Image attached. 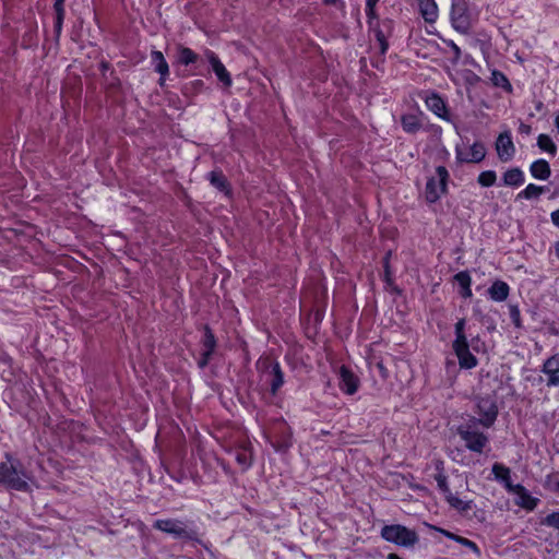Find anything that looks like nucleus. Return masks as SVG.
Returning <instances> with one entry per match:
<instances>
[{
  "label": "nucleus",
  "instance_id": "obj_1",
  "mask_svg": "<svg viewBox=\"0 0 559 559\" xmlns=\"http://www.w3.org/2000/svg\"><path fill=\"white\" fill-rule=\"evenodd\" d=\"M7 462L0 463V485L8 489L28 492L31 486L29 474L25 471L19 460H14L11 454H5Z\"/></svg>",
  "mask_w": 559,
  "mask_h": 559
},
{
  "label": "nucleus",
  "instance_id": "obj_2",
  "mask_svg": "<svg viewBox=\"0 0 559 559\" xmlns=\"http://www.w3.org/2000/svg\"><path fill=\"white\" fill-rule=\"evenodd\" d=\"M153 528L170 535L175 539L200 543L199 532L193 521H183L180 519H157L153 523Z\"/></svg>",
  "mask_w": 559,
  "mask_h": 559
},
{
  "label": "nucleus",
  "instance_id": "obj_3",
  "mask_svg": "<svg viewBox=\"0 0 559 559\" xmlns=\"http://www.w3.org/2000/svg\"><path fill=\"white\" fill-rule=\"evenodd\" d=\"M481 424L476 417H469L456 427V433L471 452L481 454L489 443L488 436L479 429Z\"/></svg>",
  "mask_w": 559,
  "mask_h": 559
},
{
  "label": "nucleus",
  "instance_id": "obj_4",
  "mask_svg": "<svg viewBox=\"0 0 559 559\" xmlns=\"http://www.w3.org/2000/svg\"><path fill=\"white\" fill-rule=\"evenodd\" d=\"M380 536L385 542L404 548H413L419 542V536L414 530L401 524L384 525L380 531Z\"/></svg>",
  "mask_w": 559,
  "mask_h": 559
},
{
  "label": "nucleus",
  "instance_id": "obj_5",
  "mask_svg": "<svg viewBox=\"0 0 559 559\" xmlns=\"http://www.w3.org/2000/svg\"><path fill=\"white\" fill-rule=\"evenodd\" d=\"M450 175L444 166L436 168V176L428 178L425 187V198L428 203H436L448 192Z\"/></svg>",
  "mask_w": 559,
  "mask_h": 559
},
{
  "label": "nucleus",
  "instance_id": "obj_6",
  "mask_svg": "<svg viewBox=\"0 0 559 559\" xmlns=\"http://www.w3.org/2000/svg\"><path fill=\"white\" fill-rule=\"evenodd\" d=\"M450 22L460 34H468L472 27L471 14L464 0H452Z\"/></svg>",
  "mask_w": 559,
  "mask_h": 559
},
{
  "label": "nucleus",
  "instance_id": "obj_7",
  "mask_svg": "<svg viewBox=\"0 0 559 559\" xmlns=\"http://www.w3.org/2000/svg\"><path fill=\"white\" fill-rule=\"evenodd\" d=\"M477 411L479 418H476L477 423L481 424L485 428H490L498 416V407L493 397L487 395L477 399Z\"/></svg>",
  "mask_w": 559,
  "mask_h": 559
},
{
  "label": "nucleus",
  "instance_id": "obj_8",
  "mask_svg": "<svg viewBox=\"0 0 559 559\" xmlns=\"http://www.w3.org/2000/svg\"><path fill=\"white\" fill-rule=\"evenodd\" d=\"M486 153L484 143L476 141L468 147L466 153L460 146H456L455 159L459 164H478L485 159Z\"/></svg>",
  "mask_w": 559,
  "mask_h": 559
},
{
  "label": "nucleus",
  "instance_id": "obj_9",
  "mask_svg": "<svg viewBox=\"0 0 559 559\" xmlns=\"http://www.w3.org/2000/svg\"><path fill=\"white\" fill-rule=\"evenodd\" d=\"M264 373L267 376L270 383V392L272 395H276L278 390L284 384V372L278 361H272L266 359L263 361Z\"/></svg>",
  "mask_w": 559,
  "mask_h": 559
},
{
  "label": "nucleus",
  "instance_id": "obj_10",
  "mask_svg": "<svg viewBox=\"0 0 559 559\" xmlns=\"http://www.w3.org/2000/svg\"><path fill=\"white\" fill-rule=\"evenodd\" d=\"M394 23L390 19H384L381 22H377L372 27H369L379 44L380 53L384 56L389 49L388 38L393 33Z\"/></svg>",
  "mask_w": 559,
  "mask_h": 559
},
{
  "label": "nucleus",
  "instance_id": "obj_11",
  "mask_svg": "<svg viewBox=\"0 0 559 559\" xmlns=\"http://www.w3.org/2000/svg\"><path fill=\"white\" fill-rule=\"evenodd\" d=\"M543 374L547 377V388L559 386V352L546 358L540 367Z\"/></svg>",
  "mask_w": 559,
  "mask_h": 559
},
{
  "label": "nucleus",
  "instance_id": "obj_12",
  "mask_svg": "<svg viewBox=\"0 0 559 559\" xmlns=\"http://www.w3.org/2000/svg\"><path fill=\"white\" fill-rule=\"evenodd\" d=\"M496 151L498 158L503 162H510L515 154V146L512 141V135L509 130L501 132L496 140Z\"/></svg>",
  "mask_w": 559,
  "mask_h": 559
},
{
  "label": "nucleus",
  "instance_id": "obj_13",
  "mask_svg": "<svg viewBox=\"0 0 559 559\" xmlns=\"http://www.w3.org/2000/svg\"><path fill=\"white\" fill-rule=\"evenodd\" d=\"M452 349L457 357L462 369H473L478 365V359L471 353L468 341L453 342Z\"/></svg>",
  "mask_w": 559,
  "mask_h": 559
},
{
  "label": "nucleus",
  "instance_id": "obj_14",
  "mask_svg": "<svg viewBox=\"0 0 559 559\" xmlns=\"http://www.w3.org/2000/svg\"><path fill=\"white\" fill-rule=\"evenodd\" d=\"M452 349L457 357L462 369H473L478 365V359L471 353L468 341L453 342Z\"/></svg>",
  "mask_w": 559,
  "mask_h": 559
},
{
  "label": "nucleus",
  "instance_id": "obj_15",
  "mask_svg": "<svg viewBox=\"0 0 559 559\" xmlns=\"http://www.w3.org/2000/svg\"><path fill=\"white\" fill-rule=\"evenodd\" d=\"M508 492L515 495L514 503L526 511L535 510L540 501L538 498L533 497L521 484L511 487Z\"/></svg>",
  "mask_w": 559,
  "mask_h": 559
},
{
  "label": "nucleus",
  "instance_id": "obj_16",
  "mask_svg": "<svg viewBox=\"0 0 559 559\" xmlns=\"http://www.w3.org/2000/svg\"><path fill=\"white\" fill-rule=\"evenodd\" d=\"M340 383L338 386L342 392L353 395L358 391L359 378L346 366H341L338 370Z\"/></svg>",
  "mask_w": 559,
  "mask_h": 559
},
{
  "label": "nucleus",
  "instance_id": "obj_17",
  "mask_svg": "<svg viewBox=\"0 0 559 559\" xmlns=\"http://www.w3.org/2000/svg\"><path fill=\"white\" fill-rule=\"evenodd\" d=\"M427 108L432 111L436 116L439 118L450 121V115L447 108L445 100L437 93H431L429 96H427L426 100Z\"/></svg>",
  "mask_w": 559,
  "mask_h": 559
},
{
  "label": "nucleus",
  "instance_id": "obj_18",
  "mask_svg": "<svg viewBox=\"0 0 559 559\" xmlns=\"http://www.w3.org/2000/svg\"><path fill=\"white\" fill-rule=\"evenodd\" d=\"M425 115L419 111L415 114H404L401 116L402 129L408 134H416L424 127Z\"/></svg>",
  "mask_w": 559,
  "mask_h": 559
},
{
  "label": "nucleus",
  "instance_id": "obj_19",
  "mask_svg": "<svg viewBox=\"0 0 559 559\" xmlns=\"http://www.w3.org/2000/svg\"><path fill=\"white\" fill-rule=\"evenodd\" d=\"M206 57L217 79L225 86H230L233 82L231 76L229 72L226 70L225 66L219 60V58L216 56V53L213 51H207Z\"/></svg>",
  "mask_w": 559,
  "mask_h": 559
},
{
  "label": "nucleus",
  "instance_id": "obj_20",
  "mask_svg": "<svg viewBox=\"0 0 559 559\" xmlns=\"http://www.w3.org/2000/svg\"><path fill=\"white\" fill-rule=\"evenodd\" d=\"M151 62L154 66V70L159 74V85L164 86L165 80L169 74V66L164 58V55L159 50L151 51Z\"/></svg>",
  "mask_w": 559,
  "mask_h": 559
},
{
  "label": "nucleus",
  "instance_id": "obj_21",
  "mask_svg": "<svg viewBox=\"0 0 559 559\" xmlns=\"http://www.w3.org/2000/svg\"><path fill=\"white\" fill-rule=\"evenodd\" d=\"M488 296L496 302L507 300L510 294V286L501 280H496L487 290Z\"/></svg>",
  "mask_w": 559,
  "mask_h": 559
},
{
  "label": "nucleus",
  "instance_id": "obj_22",
  "mask_svg": "<svg viewBox=\"0 0 559 559\" xmlns=\"http://www.w3.org/2000/svg\"><path fill=\"white\" fill-rule=\"evenodd\" d=\"M491 472L496 480L503 484L507 491L515 485L511 481V469L501 463H495L491 467Z\"/></svg>",
  "mask_w": 559,
  "mask_h": 559
},
{
  "label": "nucleus",
  "instance_id": "obj_23",
  "mask_svg": "<svg viewBox=\"0 0 559 559\" xmlns=\"http://www.w3.org/2000/svg\"><path fill=\"white\" fill-rule=\"evenodd\" d=\"M532 177L538 180H547L551 176L550 165L546 159H537L530 166Z\"/></svg>",
  "mask_w": 559,
  "mask_h": 559
},
{
  "label": "nucleus",
  "instance_id": "obj_24",
  "mask_svg": "<svg viewBox=\"0 0 559 559\" xmlns=\"http://www.w3.org/2000/svg\"><path fill=\"white\" fill-rule=\"evenodd\" d=\"M419 10L427 23H435L438 19V5L435 0H418Z\"/></svg>",
  "mask_w": 559,
  "mask_h": 559
},
{
  "label": "nucleus",
  "instance_id": "obj_25",
  "mask_svg": "<svg viewBox=\"0 0 559 559\" xmlns=\"http://www.w3.org/2000/svg\"><path fill=\"white\" fill-rule=\"evenodd\" d=\"M210 183L221 192L228 193L230 190L229 182L222 170H212L207 175Z\"/></svg>",
  "mask_w": 559,
  "mask_h": 559
},
{
  "label": "nucleus",
  "instance_id": "obj_26",
  "mask_svg": "<svg viewBox=\"0 0 559 559\" xmlns=\"http://www.w3.org/2000/svg\"><path fill=\"white\" fill-rule=\"evenodd\" d=\"M502 181L504 186L520 187L525 181L524 173L519 167H513L503 174Z\"/></svg>",
  "mask_w": 559,
  "mask_h": 559
},
{
  "label": "nucleus",
  "instance_id": "obj_27",
  "mask_svg": "<svg viewBox=\"0 0 559 559\" xmlns=\"http://www.w3.org/2000/svg\"><path fill=\"white\" fill-rule=\"evenodd\" d=\"M454 281L460 285L461 287V295L464 298H469L473 296L471 285H472V277L467 271H461L454 275Z\"/></svg>",
  "mask_w": 559,
  "mask_h": 559
},
{
  "label": "nucleus",
  "instance_id": "obj_28",
  "mask_svg": "<svg viewBox=\"0 0 559 559\" xmlns=\"http://www.w3.org/2000/svg\"><path fill=\"white\" fill-rule=\"evenodd\" d=\"M64 2H66V0H55V3H53V11L56 14L53 28H55V34L57 37H59L61 34L62 25H63V21H64V16H66Z\"/></svg>",
  "mask_w": 559,
  "mask_h": 559
},
{
  "label": "nucleus",
  "instance_id": "obj_29",
  "mask_svg": "<svg viewBox=\"0 0 559 559\" xmlns=\"http://www.w3.org/2000/svg\"><path fill=\"white\" fill-rule=\"evenodd\" d=\"M437 474L435 475V480L437 481L438 489L445 497L450 495L451 490L448 485V476L443 469V462L439 461L436 465Z\"/></svg>",
  "mask_w": 559,
  "mask_h": 559
},
{
  "label": "nucleus",
  "instance_id": "obj_30",
  "mask_svg": "<svg viewBox=\"0 0 559 559\" xmlns=\"http://www.w3.org/2000/svg\"><path fill=\"white\" fill-rule=\"evenodd\" d=\"M545 192V187L530 183L525 189L520 191L516 195V200L525 199L533 200L538 199Z\"/></svg>",
  "mask_w": 559,
  "mask_h": 559
},
{
  "label": "nucleus",
  "instance_id": "obj_31",
  "mask_svg": "<svg viewBox=\"0 0 559 559\" xmlns=\"http://www.w3.org/2000/svg\"><path fill=\"white\" fill-rule=\"evenodd\" d=\"M444 498L450 507L459 512H467L472 509V500H462L452 492H450V495L445 496Z\"/></svg>",
  "mask_w": 559,
  "mask_h": 559
},
{
  "label": "nucleus",
  "instance_id": "obj_32",
  "mask_svg": "<svg viewBox=\"0 0 559 559\" xmlns=\"http://www.w3.org/2000/svg\"><path fill=\"white\" fill-rule=\"evenodd\" d=\"M199 56L190 48L180 46L178 48V62L185 66L197 62Z\"/></svg>",
  "mask_w": 559,
  "mask_h": 559
},
{
  "label": "nucleus",
  "instance_id": "obj_33",
  "mask_svg": "<svg viewBox=\"0 0 559 559\" xmlns=\"http://www.w3.org/2000/svg\"><path fill=\"white\" fill-rule=\"evenodd\" d=\"M203 352L214 353L216 348V338L209 325L204 326V335L202 338Z\"/></svg>",
  "mask_w": 559,
  "mask_h": 559
},
{
  "label": "nucleus",
  "instance_id": "obj_34",
  "mask_svg": "<svg viewBox=\"0 0 559 559\" xmlns=\"http://www.w3.org/2000/svg\"><path fill=\"white\" fill-rule=\"evenodd\" d=\"M537 146L542 150L555 156L557 154V146L547 134H539L537 138Z\"/></svg>",
  "mask_w": 559,
  "mask_h": 559
},
{
  "label": "nucleus",
  "instance_id": "obj_35",
  "mask_svg": "<svg viewBox=\"0 0 559 559\" xmlns=\"http://www.w3.org/2000/svg\"><path fill=\"white\" fill-rule=\"evenodd\" d=\"M391 255H392V251L389 250L384 257H383V281L385 282V284L389 286V287H392L393 284H394V280H393V272L391 270V265H390V259H391Z\"/></svg>",
  "mask_w": 559,
  "mask_h": 559
},
{
  "label": "nucleus",
  "instance_id": "obj_36",
  "mask_svg": "<svg viewBox=\"0 0 559 559\" xmlns=\"http://www.w3.org/2000/svg\"><path fill=\"white\" fill-rule=\"evenodd\" d=\"M497 174L495 170L481 171L477 177V182L484 188L492 187L496 183Z\"/></svg>",
  "mask_w": 559,
  "mask_h": 559
},
{
  "label": "nucleus",
  "instance_id": "obj_37",
  "mask_svg": "<svg viewBox=\"0 0 559 559\" xmlns=\"http://www.w3.org/2000/svg\"><path fill=\"white\" fill-rule=\"evenodd\" d=\"M491 81L495 86L506 88L510 91L512 88L508 78L500 71H492L491 73Z\"/></svg>",
  "mask_w": 559,
  "mask_h": 559
},
{
  "label": "nucleus",
  "instance_id": "obj_38",
  "mask_svg": "<svg viewBox=\"0 0 559 559\" xmlns=\"http://www.w3.org/2000/svg\"><path fill=\"white\" fill-rule=\"evenodd\" d=\"M236 461L242 471H247L252 465V455L246 450H240L236 453Z\"/></svg>",
  "mask_w": 559,
  "mask_h": 559
},
{
  "label": "nucleus",
  "instance_id": "obj_39",
  "mask_svg": "<svg viewBox=\"0 0 559 559\" xmlns=\"http://www.w3.org/2000/svg\"><path fill=\"white\" fill-rule=\"evenodd\" d=\"M465 325H466V321L464 318L457 320V322L454 325L455 338L453 342H466L467 341V336L465 334Z\"/></svg>",
  "mask_w": 559,
  "mask_h": 559
},
{
  "label": "nucleus",
  "instance_id": "obj_40",
  "mask_svg": "<svg viewBox=\"0 0 559 559\" xmlns=\"http://www.w3.org/2000/svg\"><path fill=\"white\" fill-rule=\"evenodd\" d=\"M540 524L559 531V512H551L542 519Z\"/></svg>",
  "mask_w": 559,
  "mask_h": 559
},
{
  "label": "nucleus",
  "instance_id": "obj_41",
  "mask_svg": "<svg viewBox=\"0 0 559 559\" xmlns=\"http://www.w3.org/2000/svg\"><path fill=\"white\" fill-rule=\"evenodd\" d=\"M509 313H510V319H511L513 325L518 329L522 328L521 312H520L519 307L516 305H510Z\"/></svg>",
  "mask_w": 559,
  "mask_h": 559
},
{
  "label": "nucleus",
  "instance_id": "obj_42",
  "mask_svg": "<svg viewBox=\"0 0 559 559\" xmlns=\"http://www.w3.org/2000/svg\"><path fill=\"white\" fill-rule=\"evenodd\" d=\"M460 545H462L463 547L472 550L476 556H480V549L479 547L477 546L476 543H474L473 540L468 539V538H465L463 536H459L457 538V542Z\"/></svg>",
  "mask_w": 559,
  "mask_h": 559
},
{
  "label": "nucleus",
  "instance_id": "obj_43",
  "mask_svg": "<svg viewBox=\"0 0 559 559\" xmlns=\"http://www.w3.org/2000/svg\"><path fill=\"white\" fill-rule=\"evenodd\" d=\"M366 15H367V24L369 27H372L377 22H380L376 14V7H367L366 5Z\"/></svg>",
  "mask_w": 559,
  "mask_h": 559
},
{
  "label": "nucleus",
  "instance_id": "obj_44",
  "mask_svg": "<svg viewBox=\"0 0 559 559\" xmlns=\"http://www.w3.org/2000/svg\"><path fill=\"white\" fill-rule=\"evenodd\" d=\"M450 48L451 50L453 51V59L454 61H457L460 60L461 56H462V51H461V48L451 39L449 40H443Z\"/></svg>",
  "mask_w": 559,
  "mask_h": 559
},
{
  "label": "nucleus",
  "instance_id": "obj_45",
  "mask_svg": "<svg viewBox=\"0 0 559 559\" xmlns=\"http://www.w3.org/2000/svg\"><path fill=\"white\" fill-rule=\"evenodd\" d=\"M213 354L209 353V352H203L202 355H201V358L200 360L198 361V365L200 368H204L209 365L210 360H211V357H212Z\"/></svg>",
  "mask_w": 559,
  "mask_h": 559
},
{
  "label": "nucleus",
  "instance_id": "obj_46",
  "mask_svg": "<svg viewBox=\"0 0 559 559\" xmlns=\"http://www.w3.org/2000/svg\"><path fill=\"white\" fill-rule=\"evenodd\" d=\"M436 530L441 533L443 536H445L447 538L451 539V540H454V542H457V538L460 535H456L450 531H447L444 528H440V527H436Z\"/></svg>",
  "mask_w": 559,
  "mask_h": 559
},
{
  "label": "nucleus",
  "instance_id": "obj_47",
  "mask_svg": "<svg viewBox=\"0 0 559 559\" xmlns=\"http://www.w3.org/2000/svg\"><path fill=\"white\" fill-rule=\"evenodd\" d=\"M519 132H520L521 134L528 135V134H531V132H532V128H531V126H530V124H526V123L521 122V123H520V127H519Z\"/></svg>",
  "mask_w": 559,
  "mask_h": 559
},
{
  "label": "nucleus",
  "instance_id": "obj_48",
  "mask_svg": "<svg viewBox=\"0 0 559 559\" xmlns=\"http://www.w3.org/2000/svg\"><path fill=\"white\" fill-rule=\"evenodd\" d=\"M552 224L559 228V209L550 214Z\"/></svg>",
  "mask_w": 559,
  "mask_h": 559
},
{
  "label": "nucleus",
  "instance_id": "obj_49",
  "mask_svg": "<svg viewBox=\"0 0 559 559\" xmlns=\"http://www.w3.org/2000/svg\"><path fill=\"white\" fill-rule=\"evenodd\" d=\"M479 304H480V300H477V301H475V304H474L473 312H474V316H475V317H480V316H481V311H480V309H479V307H478V306H479Z\"/></svg>",
  "mask_w": 559,
  "mask_h": 559
},
{
  "label": "nucleus",
  "instance_id": "obj_50",
  "mask_svg": "<svg viewBox=\"0 0 559 559\" xmlns=\"http://www.w3.org/2000/svg\"><path fill=\"white\" fill-rule=\"evenodd\" d=\"M378 2H379V0H366L367 7H371V5L376 7Z\"/></svg>",
  "mask_w": 559,
  "mask_h": 559
},
{
  "label": "nucleus",
  "instance_id": "obj_51",
  "mask_svg": "<svg viewBox=\"0 0 559 559\" xmlns=\"http://www.w3.org/2000/svg\"><path fill=\"white\" fill-rule=\"evenodd\" d=\"M386 559H402V558L399 555L392 552L386 556Z\"/></svg>",
  "mask_w": 559,
  "mask_h": 559
},
{
  "label": "nucleus",
  "instance_id": "obj_52",
  "mask_svg": "<svg viewBox=\"0 0 559 559\" xmlns=\"http://www.w3.org/2000/svg\"><path fill=\"white\" fill-rule=\"evenodd\" d=\"M193 84H194L197 87H200V86H202V85H203V81H202V80H195V81L193 82Z\"/></svg>",
  "mask_w": 559,
  "mask_h": 559
},
{
  "label": "nucleus",
  "instance_id": "obj_53",
  "mask_svg": "<svg viewBox=\"0 0 559 559\" xmlns=\"http://www.w3.org/2000/svg\"><path fill=\"white\" fill-rule=\"evenodd\" d=\"M102 68H103L104 70H105V69H107V68H108V63H105V62H104V63H102Z\"/></svg>",
  "mask_w": 559,
  "mask_h": 559
},
{
  "label": "nucleus",
  "instance_id": "obj_54",
  "mask_svg": "<svg viewBox=\"0 0 559 559\" xmlns=\"http://www.w3.org/2000/svg\"><path fill=\"white\" fill-rule=\"evenodd\" d=\"M556 251H557V255H558V258H559V242H558V243H557V246H556Z\"/></svg>",
  "mask_w": 559,
  "mask_h": 559
},
{
  "label": "nucleus",
  "instance_id": "obj_55",
  "mask_svg": "<svg viewBox=\"0 0 559 559\" xmlns=\"http://www.w3.org/2000/svg\"><path fill=\"white\" fill-rule=\"evenodd\" d=\"M555 487H556V491H559V481H557V483L555 484Z\"/></svg>",
  "mask_w": 559,
  "mask_h": 559
}]
</instances>
